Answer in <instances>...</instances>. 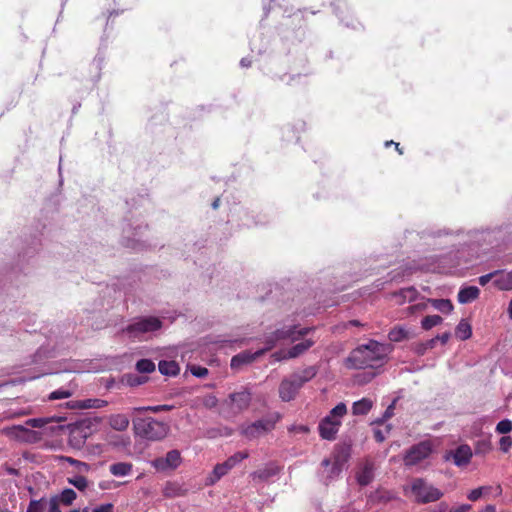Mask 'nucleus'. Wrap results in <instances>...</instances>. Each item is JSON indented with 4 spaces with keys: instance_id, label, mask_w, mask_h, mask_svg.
<instances>
[{
    "instance_id": "1",
    "label": "nucleus",
    "mask_w": 512,
    "mask_h": 512,
    "mask_svg": "<svg viewBox=\"0 0 512 512\" xmlns=\"http://www.w3.org/2000/svg\"><path fill=\"white\" fill-rule=\"evenodd\" d=\"M311 330L312 328L308 327L299 328L296 319L287 317L281 322H278L272 332L265 334L264 342L266 347L264 349L258 350L255 353L244 352L235 355L231 359V367L237 368L242 364L251 363L265 351L272 349L280 342L288 341L293 343L299 341L303 339Z\"/></svg>"
},
{
    "instance_id": "2",
    "label": "nucleus",
    "mask_w": 512,
    "mask_h": 512,
    "mask_svg": "<svg viewBox=\"0 0 512 512\" xmlns=\"http://www.w3.org/2000/svg\"><path fill=\"white\" fill-rule=\"evenodd\" d=\"M390 348L388 345L370 340L354 349L347 359L348 366L355 369L377 368L384 364Z\"/></svg>"
},
{
    "instance_id": "3",
    "label": "nucleus",
    "mask_w": 512,
    "mask_h": 512,
    "mask_svg": "<svg viewBox=\"0 0 512 512\" xmlns=\"http://www.w3.org/2000/svg\"><path fill=\"white\" fill-rule=\"evenodd\" d=\"M403 490L407 497L421 504L435 502L443 496L438 488L424 478H413Z\"/></svg>"
},
{
    "instance_id": "4",
    "label": "nucleus",
    "mask_w": 512,
    "mask_h": 512,
    "mask_svg": "<svg viewBox=\"0 0 512 512\" xmlns=\"http://www.w3.org/2000/svg\"><path fill=\"white\" fill-rule=\"evenodd\" d=\"M317 371L310 366L302 371L293 373L289 378L284 379L279 386V396L283 401H290L295 398L300 388L312 378Z\"/></svg>"
},
{
    "instance_id": "5",
    "label": "nucleus",
    "mask_w": 512,
    "mask_h": 512,
    "mask_svg": "<svg viewBox=\"0 0 512 512\" xmlns=\"http://www.w3.org/2000/svg\"><path fill=\"white\" fill-rule=\"evenodd\" d=\"M133 424L136 435L151 441L165 438L169 431L167 424L151 417L135 419Z\"/></svg>"
},
{
    "instance_id": "6",
    "label": "nucleus",
    "mask_w": 512,
    "mask_h": 512,
    "mask_svg": "<svg viewBox=\"0 0 512 512\" xmlns=\"http://www.w3.org/2000/svg\"><path fill=\"white\" fill-rule=\"evenodd\" d=\"M347 413L344 403L337 404L319 423L318 430L322 439L334 440L342 424V418Z\"/></svg>"
},
{
    "instance_id": "7",
    "label": "nucleus",
    "mask_w": 512,
    "mask_h": 512,
    "mask_svg": "<svg viewBox=\"0 0 512 512\" xmlns=\"http://www.w3.org/2000/svg\"><path fill=\"white\" fill-rule=\"evenodd\" d=\"M162 322L154 316L140 317L135 319L127 328L126 333L130 338L144 340L151 334L160 330Z\"/></svg>"
},
{
    "instance_id": "8",
    "label": "nucleus",
    "mask_w": 512,
    "mask_h": 512,
    "mask_svg": "<svg viewBox=\"0 0 512 512\" xmlns=\"http://www.w3.org/2000/svg\"><path fill=\"white\" fill-rule=\"evenodd\" d=\"M251 392L247 388L231 393L222 404V413L227 417L235 416L246 410L251 403Z\"/></svg>"
},
{
    "instance_id": "9",
    "label": "nucleus",
    "mask_w": 512,
    "mask_h": 512,
    "mask_svg": "<svg viewBox=\"0 0 512 512\" xmlns=\"http://www.w3.org/2000/svg\"><path fill=\"white\" fill-rule=\"evenodd\" d=\"M346 461L347 455L343 452H335L330 458L322 461L321 477L325 484H329L340 476Z\"/></svg>"
},
{
    "instance_id": "10",
    "label": "nucleus",
    "mask_w": 512,
    "mask_h": 512,
    "mask_svg": "<svg viewBox=\"0 0 512 512\" xmlns=\"http://www.w3.org/2000/svg\"><path fill=\"white\" fill-rule=\"evenodd\" d=\"M434 445L431 441L425 440L413 445L404 455L405 466H414L427 459L433 452Z\"/></svg>"
},
{
    "instance_id": "11",
    "label": "nucleus",
    "mask_w": 512,
    "mask_h": 512,
    "mask_svg": "<svg viewBox=\"0 0 512 512\" xmlns=\"http://www.w3.org/2000/svg\"><path fill=\"white\" fill-rule=\"evenodd\" d=\"M315 344V340L308 338L295 344L288 350H280L272 354V358L275 361H282L287 359H294L304 354Z\"/></svg>"
},
{
    "instance_id": "12",
    "label": "nucleus",
    "mask_w": 512,
    "mask_h": 512,
    "mask_svg": "<svg viewBox=\"0 0 512 512\" xmlns=\"http://www.w3.org/2000/svg\"><path fill=\"white\" fill-rule=\"evenodd\" d=\"M182 458L178 450L169 451L165 457L154 459L152 466L158 471L175 469L181 464Z\"/></svg>"
},
{
    "instance_id": "13",
    "label": "nucleus",
    "mask_w": 512,
    "mask_h": 512,
    "mask_svg": "<svg viewBox=\"0 0 512 512\" xmlns=\"http://www.w3.org/2000/svg\"><path fill=\"white\" fill-rule=\"evenodd\" d=\"M273 427L274 421L269 419H261L243 428L242 433L247 438L254 439L269 432L273 429Z\"/></svg>"
},
{
    "instance_id": "14",
    "label": "nucleus",
    "mask_w": 512,
    "mask_h": 512,
    "mask_svg": "<svg viewBox=\"0 0 512 512\" xmlns=\"http://www.w3.org/2000/svg\"><path fill=\"white\" fill-rule=\"evenodd\" d=\"M473 456L472 450L469 445L463 444L458 446L454 451H449L444 456L445 460H453V463L458 467L466 466Z\"/></svg>"
},
{
    "instance_id": "15",
    "label": "nucleus",
    "mask_w": 512,
    "mask_h": 512,
    "mask_svg": "<svg viewBox=\"0 0 512 512\" xmlns=\"http://www.w3.org/2000/svg\"><path fill=\"white\" fill-rule=\"evenodd\" d=\"M231 221H237L239 226L245 228H251L263 223L262 221L257 220L252 212L243 208H239L232 214Z\"/></svg>"
},
{
    "instance_id": "16",
    "label": "nucleus",
    "mask_w": 512,
    "mask_h": 512,
    "mask_svg": "<svg viewBox=\"0 0 512 512\" xmlns=\"http://www.w3.org/2000/svg\"><path fill=\"white\" fill-rule=\"evenodd\" d=\"M5 433L7 436H9L12 439L24 441V442L31 441L35 436L34 431L29 430L28 428H26L22 425L8 427L5 429Z\"/></svg>"
},
{
    "instance_id": "17",
    "label": "nucleus",
    "mask_w": 512,
    "mask_h": 512,
    "mask_svg": "<svg viewBox=\"0 0 512 512\" xmlns=\"http://www.w3.org/2000/svg\"><path fill=\"white\" fill-rule=\"evenodd\" d=\"M480 290L476 286L462 287L458 292V302L461 304H467L479 297Z\"/></svg>"
},
{
    "instance_id": "18",
    "label": "nucleus",
    "mask_w": 512,
    "mask_h": 512,
    "mask_svg": "<svg viewBox=\"0 0 512 512\" xmlns=\"http://www.w3.org/2000/svg\"><path fill=\"white\" fill-rule=\"evenodd\" d=\"M492 491L494 492L495 496H500L502 494V488L500 485H497L495 488L491 486H481L470 491V493L468 494V499L471 501H477L482 496L488 495Z\"/></svg>"
},
{
    "instance_id": "19",
    "label": "nucleus",
    "mask_w": 512,
    "mask_h": 512,
    "mask_svg": "<svg viewBox=\"0 0 512 512\" xmlns=\"http://www.w3.org/2000/svg\"><path fill=\"white\" fill-rule=\"evenodd\" d=\"M418 291L414 287L403 288L394 294L397 304L402 305L406 302H413L418 298Z\"/></svg>"
},
{
    "instance_id": "20",
    "label": "nucleus",
    "mask_w": 512,
    "mask_h": 512,
    "mask_svg": "<svg viewBox=\"0 0 512 512\" xmlns=\"http://www.w3.org/2000/svg\"><path fill=\"white\" fill-rule=\"evenodd\" d=\"M129 422V418L125 414H112L108 417L109 426L116 431H125Z\"/></svg>"
},
{
    "instance_id": "21",
    "label": "nucleus",
    "mask_w": 512,
    "mask_h": 512,
    "mask_svg": "<svg viewBox=\"0 0 512 512\" xmlns=\"http://www.w3.org/2000/svg\"><path fill=\"white\" fill-rule=\"evenodd\" d=\"M374 477L373 465L371 463H365L357 472V482L362 485H368Z\"/></svg>"
},
{
    "instance_id": "22",
    "label": "nucleus",
    "mask_w": 512,
    "mask_h": 512,
    "mask_svg": "<svg viewBox=\"0 0 512 512\" xmlns=\"http://www.w3.org/2000/svg\"><path fill=\"white\" fill-rule=\"evenodd\" d=\"M494 285L503 291L512 290V270L509 272L499 271L497 278L494 280Z\"/></svg>"
},
{
    "instance_id": "23",
    "label": "nucleus",
    "mask_w": 512,
    "mask_h": 512,
    "mask_svg": "<svg viewBox=\"0 0 512 512\" xmlns=\"http://www.w3.org/2000/svg\"><path fill=\"white\" fill-rule=\"evenodd\" d=\"M373 401L369 398H362L358 401H355L352 405V413L353 415H366L373 407Z\"/></svg>"
},
{
    "instance_id": "24",
    "label": "nucleus",
    "mask_w": 512,
    "mask_h": 512,
    "mask_svg": "<svg viewBox=\"0 0 512 512\" xmlns=\"http://www.w3.org/2000/svg\"><path fill=\"white\" fill-rule=\"evenodd\" d=\"M229 468L226 466L225 462L217 464L212 473L207 477L206 484L213 485L217 481H219L224 475L229 472Z\"/></svg>"
},
{
    "instance_id": "25",
    "label": "nucleus",
    "mask_w": 512,
    "mask_h": 512,
    "mask_svg": "<svg viewBox=\"0 0 512 512\" xmlns=\"http://www.w3.org/2000/svg\"><path fill=\"white\" fill-rule=\"evenodd\" d=\"M132 464L128 462H118L110 465V473L116 477H124L131 473Z\"/></svg>"
},
{
    "instance_id": "26",
    "label": "nucleus",
    "mask_w": 512,
    "mask_h": 512,
    "mask_svg": "<svg viewBox=\"0 0 512 512\" xmlns=\"http://www.w3.org/2000/svg\"><path fill=\"white\" fill-rule=\"evenodd\" d=\"M161 374L175 376L179 373V365L175 361H160L158 365Z\"/></svg>"
},
{
    "instance_id": "27",
    "label": "nucleus",
    "mask_w": 512,
    "mask_h": 512,
    "mask_svg": "<svg viewBox=\"0 0 512 512\" xmlns=\"http://www.w3.org/2000/svg\"><path fill=\"white\" fill-rule=\"evenodd\" d=\"M455 335L460 340H467L472 335L471 325L467 322V320L462 319L455 329Z\"/></svg>"
},
{
    "instance_id": "28",
    "label": "nucleus",
    "mask_w": 512,
    "mask_h": 512,
    "mask_svg": "<svg viewBox=\"0 0 512 512\" xmlns=\"http://www.w3.org/2000/svg\"><path fill=\"white\" fill-rule=\"evenodd\" d=\"M278 468L275 465H268L264 469L255 471L251 474L253 479H259L262 481L268 480L270 477L276 475Z\"/></svg>"
},
{
    "instance_id": "29",
    "label": "nucleus",
    "mask_w": 512,
    "mask_h": 512,
    "mask_svg": "<svg viewBox=\"0 0 512 512\" xmlns=\"http://www.w3.org/2000/svg\"><path fill=\"white\" fill-rule=\"evenodd\" d=\"M428 302L442 313H450L453 310V304L448 299H428Z\"/></svg>"
},
{
    "instance_id": "30",
    "label": "nucleus",
    "mask_w": 512,
    "mask_h": 512,
    "mask_svg": "<svg viewBox=\"0 0 512 512\" xmlns=\"http://www.w3.org/2000/svg\"><path fill=\"white\" fill-rule=\"evenodd\" d=\"M50 503V499H40V500H32L29 503L26 512H46L48 509V504Z\"/></svg>"
},
{
    "instance_id": "31",
    "label": "nucleus",
    "mask_w": 512,
    "mask_h": 512,
    "mask_svg": "<svg viewBox=\"0 0 512 512\" xmlns=\"http://www.w3.org/2000/svg\"><path fill=\"white\" fill-rule=\"evenodd\" d=\"M76 496H77V494L73 489L67 488V489H64L60 493V495H58L57 497H54V498L57 499L58 504H59V502H61L65 505H70L76 499Z\"/></svg>"
},
{
    "instance_id": "32",
    "label": "nucleus",
    "mask_w": 512,
    "mask_h": 512,
    "mask_svg": "<svg viewBox=\"0 0 512 512\" xmlns=\"http://www.w3.org/2000/svg\"><path fill=\"white\" fill-rule=\"evenodd\" d=\"M443 321L439 315H429L422 319L421 325L424 330H430L434 326L441 324Z\"/></svg>"
},
{
    "instance_id": "33",
    "label": "nucleus",
    "mask_w": 512,
    "mask_h": 512,
    "mask_svg": "<svg viewBox=\"0 0 512 512\" xmlns=\"http://www.w3.org/2000/svg\"><path fill=\"white\" fill-rule=\"evenodd\" d=\"M166 497L173 498L182 495V487L177 483H167L163 489Z\"/></svg>"
},
{
    "instance_id": "34",
    "label": "nucleus",
    "mask_w": 512,
    "mask_h": 512,
    "mask_svg": "<svg viewBox=\"0 0 512 512\" xmlns=\"http://www.w3.org/2000/svg\"><path fill=\"white\" fill-rule=\"evenodd\" d=\"M249 457V453L248 452H237L235 454H233L232 456H230L226 461H225V464L226 466L229 468V470H231L233 467H235L238 463H240L241 461H243L244 459L248 458Z\"/></svg>"
},
{
    "instance_id": "35",
    "label": "nucleus",
    "mask_w": 512,
    "mask_h": 512,
    "mask_svg": "<svg viewBox=\"0 0 512 512\" xmlns=\"http://www.w3.org/2000/svg\"><path fill=\"white\" fill-rule=\"evenodd\" d=\"M249 457V453L248 452H237L235 454H233L232 456H230L226 461H225V464L226 466L229 468V470H231L233 467H235L238 463H240L241 461H243L244 459L248 458Z\"/></svg>"
},
{
    "instance_id": "36",
    "label": "nucleus",
    "mask_w": 512,
    "mask_h": 512,
    "mask_svg": "<svg viewBox=\"0 0 512 512\" xmlns=\"http://www.w3.org/2000/svg\"><path fill=\"white\" fill-rule=\"evenodd\" d=\"M249 457V453L248 452H237L235 454H233L232 456H230L226 461H225V464L226 466L229 468V470H231L233 467H235L238 463H240L241 461H243L244 459L248 458Z\"/></svg>"
},
{
    "instance_id": "37",
    "label": "nucleus",
    "mask_w": 512,
    "mask_h": 512,
    "mask_svg": "<svg viewBox=\"0 0 512 512\" xmlns=\"http://www.w3.org/2000/svg\"><path fill=\"white\" fill-rule=\"evenodd\" d=\"M136 370L139 373H151L155 370V364L150 359H141L136 363Z\"/></svg>"
},
{
    "instance_id": "38",
    "label": "nucleus",
    "mask_w": 512,
    "mask_h": 512,
    "mask_svg": "<svg viewBox=\"0 0 512 512\" xmlns=\"http://www.w3.org/2000/svg\"><path fill=\"white\" fill-rule=\"evenodd\" d=\"M407 335L408 332L404 328L396 327L389 332L388 337L393 342H400L407 338Z\"/></svg>"
},
{
    "instance_id": "39",
    "label": "nucleus",
    "mask_w": 512,
    "mask_h": 512,
    "mask_svg": "<svg viewBox=\"0 0 512 512\" xmlns=\"http://www.w3.org/2000/svg\"><path fill=\"white\" fill-rule=\"evenodd\" d=\"M107 404H108V402L106 400H102V399H87V400H84L81 403L80 407L84 408V409H89V408L99 409V408L105 407Z\"/></svg>"
},
{
    "instance_id": "40",
    "label": "nucleus",
    "mask_w": 512,
    "mask_h": 512,
    "mask_svg": "<svg viewBox=\"0 0 512 512\" xmlns=\"http://www.w3.org/2000/svg\"><path fill=\"white\" fill-rule=\"evenodd\" d=\"M436 345V339H429L425 342L419 343L415 346L414 350L418 355H424L426 351L433 349Z\"/></svg>"
},
{
    "instance_id": "41",
    "label": "nucleus",
    "mask_w": 512,
    "mask_h": 512,
    "mask_svg": "<svg viewBox=\"0 0 512 512\" xmlns=\"http://www.w3.org/2000/svg\"><path fill=\"white\" fill-rule=\"evenodd\" d=\"M147 381L146 376H139L134 374H128L125 376V382L127 385L131 387L139 386L144 384Z\"/></svg>"
},
{
    "instance_id": "42",
    "label": "nucleus",
    "mask_w": 512,
    "mask_h": 512,
    "mask_svg": "<svg viewBox=\"0 0 512 512\" xmlns=\"http://www.w3.org/2000/svg\"><path fill=\"white\" fill-rule=\"evenodd\" d=\"M69 483L72 484L78 490H85L88 486V481L84 476L76 475L72 478H69Z\"/></svg>"
},
{
    "instance_id": "43",
    "label": "nucleus",
    "mask_w": 512,
    "mask_h": 512,
    "mask_svg": "<svg viewBox=\"0 0 512 512\" xmlns=\"http://www.w3.org/2000/svg\"><path fill=\"white\" fill-rule=\"evenodd\" d=\"M495 431L499 434H507L512 431V421L503 419L496 425Z\"/></svg>"
},
{
    "instance_id": "44",
    "label": "nucleus",
    "mask_w": 512,
    "mask_h": 512,
    "mask_svg": "<svg viewBox=\"0 0 512 512\" xmlns=\"http://www.w3.org/2000/svg\"><path fill=\"white\" fill-rule=\"evenodd\" d=\"M72 391L64 388L57 389L50 393L49 399L50 400H58V399H65L72 396Z\"/></svg>"
},
{
    "instance_id": "45",
    "label": "nucleus",
    "mask_w": 512,
    "mask_h": 512,
    "mask_svg": "<svg viewBox=\"0 0 512 512\" xmlns=\"http://www.w3.org/2000/svg\"><path fill=\"white\" fill-rule=\"evenodd\" d=\"M171 409H172V406H170V405H156V406H145V407L136 408L137 411H149V412H153V413H158L161 411H168Z\"/></svg>"
},
{
    "instance_id": "46",
    "label": "nucleus",
    "mask_w": 512,
    "mask_h": 512,
    "mask_svg": "<svg viewBox=\"0 0 512 512\" xmlns=\"http://www.w3.org/2000/svg\"><path fill=\"white\" fill-rule=\"evenodd\" d=\"M512 447V438L510 436H502L499 440V448L503 453L509 452Z\"/></svg>"
},
{
    "instance_id": "47",
    "label": "nucleus",
    "mask_w": 512,
    "mask_h": 512,
    "mask_svg": "<svg viewBox=\"0 0 512 512\" xmlns=\"http://www.w3.org/2000/svg\"><path fill=\"white\" fill-rule=\"evenodd\" d=\"M191 374L198 378H203L208 374V369L198 365H192L189 367Z\"/></svg>"
},
{
    "instance_id": "48",
    "label": "nucleus",
    "mask_w": 512,
    "mask_h": 512,
    "mask_svg": "<svg viewBox=\"0 0 512 512\" xmlns=\"http://www.w3.org/2000/svg\"><path fill=\"white\" fill-rule=\"evenodd\" d=\"M499 274V270H496V271H493L491 273H488V274H485V275H482L478 278V282L481 286H485L486 284H488V282L491 280V279H495L497 278V275Z\"/></svg>"
},
{
    "instance_id": "49",
    "label": "nucleus",
    "mask_w": 512,
    "mask_h": 512,
    "mask_svg": "<svg viewBox=\"0 0 512 512\" xmlns=\"http://www.w3.org/2000/svg\"><path fill=\"white\" fill-rule=\"evenodd\" d=\"M395 402H396V401L394 400V401L392 402V404H391V405H389V406L387 407V409L385 410V412H384V414H383V417H382V418H380V419H377V420L375 421V423H378V424L383 423L384 421H386L387 419H389L390 417H392V415H393V413H394Z\"/></svg>"
},
{
    "instance_id": "50",
    "label": "nucleus",
    "mask_w": 512,
    "mask_h": 512,
    "mask_svg": "<svg viewBox=\"0 0 512 512\" xmlns=\"http://www.w3.org/2000/svg\"><path fill=\"white\" fill-rule=\"evenodd\" d=\"M114 506L112 503L101 504L92 509L91 512H113Z\"/></svg>"
},
{
    "instance_id": "51",
    "label": "nucleus",
    "mask_w": 512,
    "mask_h": 512,
    "mask_svg": "<svg viewBox=\"0 0 512 512\" xmlns=\"http://www.w3.org/2000/svg\"><path fill=\"white\" fill-rule=\"evenodd\" d=\"M217 398L214 395H207L203 399V404L207 408H213L217 405Z\"/></svg>"
},
{
    "instance_id": "52",
    "label": "nucleus",
    "mask_w": 512,
    "mask_h": 512,
    "mask_svg": "<svg viewBox=\"0 0 512 512\" xmlns=\"http://www.w3.org/2000/svg\"><path fill=\"white\" fill-rule=\"evenodd\" d=\"M67 461L72 465L76 466L79 471H87L89 469V465L87 463L72 458H67Z\"/></svg>"
},
{
    "instance_id": "53",
    "label": "nucleus",
    "mask_w": 512,
    "mask_h": 512,
    "mask_svg": "<svg viewBox=\"0 0 512 512\" xmlns=\"http://www.w3.org/2000/svg\"><path fill=\"white\" fill-rule=\"evenodd\" d=\"M46 423V420L43 419V418H33V419H29L26 424L31 426V427H35V428H40L42 426H44Z\"/></svg>"
},
{
    "instance_id": "54",
    "label": "nucleus",
    "mask_w": 512,
    "mask_h": 512,
    "mask_svg": "<svg viewBox=\"0 0 512 512\" xmlns=\"http://www.w3.org/2000/svg\"><path fill=\"white\" fill-rule=\"evenodd\" d=\"M426 309V302H420V303H417L415 305H411L410 307H408V313L412 314V313H415L416 311H422Z\"/></svg>"
},
{
    "instance_id": "55",
    "label": "nucleus",
    "mask_w": 512,
    "mask_h": 512,
    "mask_svg": "<svg viewBox=\"0 0 512 512\" xmlns=\"http://www.w3.org/2000/svg\"><path fill=\"white\" fill-rule=\"evenodd\" d=\"M46 512H61L59 505L57 503V499L50 498V503L48 504V509Z\"/></svg>"
},
{
    "instance_id": "56",
    "label": "nucleus",
    "mask_w": 512,
    "mask_h": 512,
    "mask_svg": "<svg viewBox=\"0 0 512 512\" xmlns=\"http://www.w3.org/2000/svg\"><path fill=\"white\" fill-rule=\"evenodd\" d=\"M443 235H445V236H453L454 234H453V232L448 231L446 229H444V230H437V231H433L432 232V236L434 238H441Z\"/></svg>"
},
{
    "instance_id": "57",
    "label": "nucleus",
    "mask_w": 512,
    "mask_h": 512,
    "mask_svg": "<svg viewBox=\"0 0 512 512\" xmlns=\"http://www.w3.org/2000/svg\"><path fill=\"white\" fill-rule=\"evenodd\" d=\"M450 333L449 332H445L441 335H437L436 337H434L433 339H436V342L437 341H440L442 344H446L450 338Z\"/></svg>"
},
{
    "instance_id": "58",
    "label": "nucleus",
    "mask_w": 512,
    "mask_h": 512,
    "mask_svg": "<svg viewBox=\"0 0 512 512\" xmlns=\"http://www.w3.org/2000/svg\"><path fill=\"white\" fill-rule=\"evenodd\" d=\"M471 508L472 507L469 504H462L454 509H450V512H468Z\"/></svg>"
},
{
    "instance_id": "59",
    "label": "nucleus",
    "mask_w": 512,
    "mask_h": 512,
    "mask_svg": "<svg viewBox=\"0 0 512 512\" xmlns=\"http://www.w3.org/2000/svg\"><path fill=\"white\" fill-rule=\"evenodd\" d=\"M434 512H450L449 505L445 502H442L435 508Z\"/></svg>"
},
{
    "instance_id": "60",
    "label": "nucleus",
    "mask_w": 512,
    "mask_h": 512,
    "mask_svg": "<svg viewBox=\"0 0 512 512\" xmlns=\"http://www.w3.org/2000/svg\"><path fill=\"white\" fill-rule=\"evenodd\" d=\"M374 436L378 442H383L385 440V435L380 430H376L374 432Z\"/></svg>"
},
{
    "instance_id": "61",
    "label": "nucleus",
    "mask_w": 512,
    "mask_h": 512,
    "mask_svg": "<svg viewBox=\"0 0 512 512\" xmlns=\"http://www.w3.org/2000/svg\"><path fill=\"white\" fill-rule=\"evenodd\" d=\"M240 65L243 68H247L251 66V61L248 58H242L240 61Z\"/></svg>"
},
{
    "instance_id": "62",
    "label": "nucleus",
    "mask_w": 512,
    "mask_h": 512,
    "mask_svg": "<svg viewBox=\"0 0 512 512\" xmlns=\"http://www.w3.org/2000/svg\"><path fill=\"white\" fill-rule=\"evenodd\" d=\"M482 512H496V507L494 505H487Z\"/></svg>"
},
{
    "instance_id": "63",
    "label": "nucleus",
    "mask_w": 512,
    "mask_h": 512,
    "mask_svg": "<svg viewBox=\"0 0 512 512\" xmlns=\"http://www.w3.org/2000/svg\"><path fill=\"white\" fill-rule=\"evenodd\" d=\"M508 314H509V317L512 319V300L509 302V305H508Z\"/></svg>"
},
{
    "instance_id": "64",
    "label": "nucleus",
    "mask_w": 512,
    "mask_h": 512,
    "mask_svg": "<svg viewBox=\"0 0 512 512\" xmlns=\"http://www.w3.org/2000/svg\"><path fill=\"white\" fill-rule=\"evenodd\" d=\"M342 512H357V511L355 510V508L347 507Z\"/></svg>"
}]
</instances>
